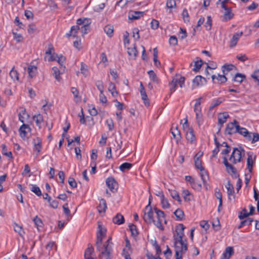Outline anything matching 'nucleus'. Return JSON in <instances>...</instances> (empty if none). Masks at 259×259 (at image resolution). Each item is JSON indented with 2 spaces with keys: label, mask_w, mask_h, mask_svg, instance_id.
I'll return each instance as SVG.
<instances>
[{
  "label": "nucleus",
  "mask_w": 259,
  "mask_h": 259,
  "mask_svg": "<svg viewBox=\"0 0 259 259\" xmlns=\"http://www.w3.org/2000/svg\"><path fill=\"white\" fill-rule=\"evenodd\" d=\"M170 195L175 200L178 201L179 202H181V198L179 196V193L175 190H168Z\"/></svg>",
  "instance_id": "33"
},
{
  "label": "nucleus",
  "mask_w": 259,
  "mask_h": 259,
  "mask_svg": "<svg viewBox=\"0 0 259 259\" xmlns=\"http://www.w3.org/2000/svg\"><path fill=\"white\" fill-rule=\"evenodd\" d=\"M191 186L193 189L195 190H200L201 189V185L196 180L194 181Z\"/></svg>",
  "instance_id": "64"
},
{
  "label": "nucleus",
  "mask_w": 259,
  "mask_h": 259,
  "mask_svg": "<svg viewBox=\"0 0 259 259\" xmlns=\"http://www.w3.org/2000/svg\"><path fill=\"white\" fill-rule=\"evenodd\" d=\"M229 117V114L227 112H223L218 115V123L223 125L227 121V119Z\"/></svg>",
  "instance_id": "25"
},
{
  "label": "nucleus",
  "mask_w": 259,
  "mask_h": 259,
  "mask_svg": "<svg viewBox=\"0 0 259 259\" xmlns=\"http://www.w3.org/2000/svg\"><path fill=\"white\" fill-rule=\"evenodd\" d=\"M13 35L14 39L18 42L22 41L23 39V37L21 34L13 32Z\"/></svg>",
  "instance_id": "52"
},
{
  "label": "nucleus",
  "mask_w": 259,
  "mask_h": 259,
  "mask_svg": "<svg viewBox=\"0 0 259 259\" xmlns=\"http://www.w3.org/2000/svg\"><path fill=\"white\" fill-rule=\"evenodd\" d=\"M128 227L133 236H136L138 234V232L137 230V227L135 225L130 224Z\"/></svg>",
  "instance_id": "51"
},
{
  "label": "nucleus",
  "mask_w": 259,
  "mask_h": 259,
  "mask_svg": "<svg viewBox=\"0 0 259 259\" xmlns=\"http://www.w3.org/2000/svg\"><path fill=\"white\" fill-rule=\"evenodd\" d=\"M104 30L109 37H111L114 31L113 26L111 25H107L104 27Z\"/></svg>",
  "instance_id": "34"
},
{
  "label": "nucleus",
  "mask_w": 259,
  "mask_h": 259,
  "mask_svg": "<svg viewBox=\"0 0 259 259\" xmlns=\"http://www.w3.org/2000/svg\"><path fill=\"white\" fill-rule=\"evenodd\" d=\"M234 67V66L232 64L223 65L222 66V71L223 72V74H227L228 72L231 70Z\"/></svg>",
  "instance_id": "45"
},
{
  "label": "nucleus",
  "mask_w": 259,
  "mask_h": 259,
  "mask_svg": "<svg viewBox=\"0 0 259 259\" xmlns=\"http://www.w3.org/2000/svg\"><path fill=\"white\" fill-rule=\"evenodd\" d=\"M46 54V55L45 58L46 60L50 62L56 60V58L55 57L56 55H55L54 50L52 47L49 48Z\"/></svg>",
  "instance_id": "16"
},
{
  "label": "nucleus",
  "mask_w": 259,
  "mask_h": 259,
  "mask_svg": "<svg viewBox=\"0 0 259 259\" xmlns=\"http://www.w3.org/2000/svg\"><path fill=\"white\" fill-rule=\"evenodd\" d=\"M226 74H223V75L218 74L217 76L215 75H212L211 78L212 80L217 79L220 83L226 82L227 80V77H226Z\"/></svg>",
  "instance_id": "31"
},
{
  "label": "nucleus",
  "mask_w": 259,
  "mask_h": 259,
  "mask_svg": "<svg viewBox=\"0 0 259 259\" xmlns=\"http://www.w3.org/2000/svg\"><path fill=\"white\" fill-rule=\"evenodd\" d=\"M254 81L259 85V70H255L251 75Z\"/></svg>",
  "instance_id": "50"
},
{
  "label": "nucleus",
  "mask_w": 259,
  "mask_h": 259,
  "mask_svg": "<svg viewBox=\"0 0 259 259\" xmlns=\"http://www.w3.org/2000/svg\"><path fill=\"white\" fill-rule=\"evenodd\" d=\"M106 123L108 126L109 131H112L114 128V123L111 118L107 119Z\"/></svg>",
  "instance_id": "61"
},
{
  "label": "nucleus",
  "mask_w": 259,
  "mask_h": 259,
  "mask_svg": "<svg viewBox=\"0 0 259 259\" xmlns=\"http://www.w3.org/2000/svg\"><path fill=\"white\" fill-rule=\"evenodd\" d=\"M106 234L105 227L98 223L96 245L97 250L99 252L100 259H112L113 244L111 241V238L109 237L104 243H102V240L106 236Z\"/></svg>",
  "instance_id": "1"
},
{
  "label": "nucleus",
  "mask_w": 259,
  "mask_h": 259,
  "mask_svg": "<svg viewBox=\"0 0 259 259\" xmlns=\"http://www.w3.org/2000/svg\"><path fill=\"white\" fill-rule=\"evenodd\" d=\"M106 184L111 191L116 190L117 183L113 178H108L106 180Z\"/></svg>",
  "instance_id": "12"
},
{
  "label": "nucleus",
  "mask_w": 259,
  "mask_h": 259,
  "mask_svg": "<svg viewBox=\"0 0 259 259\" xmlns=\"http://www.w3.org/2000/svg\"><path fill=\"white\" fill-rule=\"evenodd\" d=\"M242 34H243L242 32H241L240 33H235L233 35L232 39L230 40V47L231 48H233L237 45L238 40L240 38V37L242 35Z\"/></svg>",
  "instance_id": "22"
},
{
  "label": "nucleus",
  "mask_w": 259,
  "mask_h": 259,
  "mask_svg": "<svg viewBox=\"0 0 259 259\" xmlns=\"http://www.w3.org/2000/svg\"><path fill=\"white\" fill-rule=\"evenodd\" d=\"M244 127H241L238 122L234 120L233 122L229 123L226 128L225 133L228 135H232L238 133L240 134L241 130L244 129Z\"/></svg>",
  "instance_id": "6"
},
{
  "label": "nucleus",
  "mask_w": 259,
  "mask_h": 259,
  "mask_svg": "<svg viewBox=\"0 0 259 259\" xmlns=\"http://www.w3.org/2000/svg\"><path fill=\"white\" fill-rule=\"evenodd\" d=\"M186 138L191 144H193L196 141V137L192 128H188V130L186 131Z\"/></svg>",
  "instance_id": "13"
},
{
  "label": "nucleus",
  "mask_w": 259,
  "mask_h": 259,
  "mask_svg": "<svg viewBox=\"0 0 259 259\" xmlns=\"http://www.w3.org/2000/svg\"><path fill=\"white\" fill-rule=\"evenodd\" d=\"M19 132L20 137L24 139L27 134L31 132V128L28 125L23 123L20 126Z\"/></svg>",
  "instance_id": "10"
},
{
  "label": "nucleus",
  "mask_w": 259,
  "mask_h": 259,
  "mask_svg": "<svg viewBox=\"0 0 259 259\" xmlns=\"http://www.w3.org/2000/svg\"><path fill=\"white\" fill-rule=\"evenodd\" d=\"M169 42L170 45L176 46L178 44L177 38L176 36L172 35L171 36L169 39Z\"/></svg>",
  "instance_id": "63"
},
{
  "label": "nucleus",
  "mask_w": 259,
  "mask_h": 259,
  "mask_svg": "<svg viewBox=\"0 0 259 259\" xmlns=\"http://www.w3.org/2000/svg\"><path fill=\"white\" fill-rule=\"evenodd\" d=\"M160 201H161V204L162 207L163 209H167V208H169L170 207V205L168 202V200L165 197L161 198L160 199Z\"/></svg>",
  "instance_id": "42"
},
{
  "label": "nucleus",
  "mask_w": 259,
  "mask_h": 259,
  "mask_svg": "<svg viewBox=\"0 0 259 259\" xmlns=\"http://www.w3.org/2000/svg\"><path fill=\"white\" fill-rule=\"evenodd\" d=\"M202 99V97H200L195 100V104L194 107V111L195 114L202 113L201 106V100Z\"/></svg>",
  "instance_id": "27"
},
{
  "label": "nucleus",
  "mask_w": 259,
  "mask_h": 259,
  "mask_svg": "<svg viewBox=\"0 0 259 259\" xmlns=\"http://www.w3.org/2000/svg\"><path fill=\"white\" fill-rule=\"evenodd\" d=\"M33 150L36 152V154L38 155L42 149V140L39 137H36L33 140Z\"/></svg>",
  "instance_id": "11"
},
{
  "label": "nucleus",
  "mask_w": 259,
  "mask_h": 259,
  "mask_svg": "<svg viewBox=\"0 0 259 259\" xmlns=\"http://www.w3.org/2000/svg\"><path fill=\"white\" fill-rule=\"evenodd\" d=\"M56 58V61L60 65V67H62V70L63 71H65V67L63 65V63L65 61V58L63 56H58L57 55H56L55 57Z\"/></svg>",
  "instance_id": "36"
},
{
  "label": "nucleus",
  "mask_w": 259,
  "mask_h": 259,
  "mask_svg": "<svg viewBox=\"0 0 259 259\" xmlns=\"http://www.w3.org/2000/svg\"><path fill=\"white\" fill-rule=\"evenodd\" d=\"M19 120L24 123L25 119H27L29 117V115L26 113L25 109H22L19 113Z\"/></svg>",
  "instance_id": "30"
},
{
  "label": "nucleus",
  "mask_w": 259,
  "mask_h": 259,
  "mask_svg": "<svg viewBox=\"0 0 259 259\" xmlns=\"http://www.w3.org/2000/svg\"><path fill=\"white\" fill-rule=\"evenodd\" d=\"M132 167V164L131 163L128 162H124L120 165L119 169L121 171L124 172L126 170H128L131 169Z\"/></svg>",
  "instance_id": "41"
},
{
  "label": "nucleus",
  "mask_w": 259,
  "mask_h": 259,
  "mask_svg": "<svg viewBox=\"0 0 259 259\" xmlns=\"http://www.w3.org/2000/svg\"><path fill=\"white\" fill-rule=\"evenodd\" d=\"M33 221L38 229H39V228L42 227L43 223L41 220L40 218H39L37 216H35V217L33 219Z\"/></svg>",
  "instance_id": "47"
},
{
  "label": "nucleus",
  "mask_w": 259,
  "mask_h": 259,
  "mask_svg": "<svg viewBox=\"0 0 259 259\" xmlns=\"http://www.w3.org/2000/svg\"><path fill=\"white\" fill-rule=\"evenodd\" d=\"M234 249L233 247L228 246L226 248L222 256L224 259H230L231 256L234 254Z\"/></svg>",
  "instance_id": "19"
},
{
  "label": "nucleus",
  "mask_w": 259,
  "mask_h": 259,
  "mask_svg": "<svg viewBox=\"0 0 259 259\" xmlns=\"http://www.w3.org/2000/svg\"><path fill=\"white\" fill-rule=\"evenodd\" d=\"M214 143L216 145V147L213 149L212 151V156H215L219 152L220 143L217 141V138H214Z\"/></svg>",
  "instance_id": "54"
},
{
  "label": "nucleus",
  "mask_w": 259,
  "mask_h": 259,
  "mask_svg": "<svg viewBox=\"0 0 259 259\" xmlns=\"http://www.w3.org/2000/svg\"><path fill=\"white\" fill-rule=\"evenodd\" d=\"M33 119L35 121L36 125L39 128H40L44 123V118L42 115L40 113L35 114L33 115Z\"/></svg>",
  "instance_id": "21"
},
{
  "label": "nucleus",
  "mask_w": 259,
  "mask_h": 259,
  "mask_svg": "<svg viewBox=\"0 0 259 259\" xmlns=\"http://www.w3.org/2000/svg\"><path fill=\"white\" fill-rule=\"evenodd\" d=\"M107 204L106 200L104 199H101L99 201V204L98 206V209L100 213L105 212L107 209Z\"/></svg>",
  "instance_id": "28"
},
{
  "label": "nucleus",
  "mask_w": 259,
  "mask_h": 259,
  "mask_svg": "<svg viewBox=\"0 0 259 259\" xmlns=\"http://www.w3.org/2000/svg\"><path fill=\"white\" fill-rule=\"evenodd\" d=\"M244 155L245 151L242 148H234L229 160L231 163L236 164L241 161L242 157Z\"/></svg>",
  "instance_id": "4"
},
{
  "label": "nucleus",
  "mask_w": 259,
  "mask_h": 259,
  "mask_svg": "<svg viewBox=\"0 0 259 259\" xmlns=\"http://www.w3.org/2000/svg\"><path fill=\"white\" fill-rule=\"evenodd\" d=\"M225 187L227 190V194L228 195L229 199H231V196H232L233 199H234L235 198L234 189L233 185L231 184V182L229 181H228Z\"/></svg>",
  "instance_id": "20"
},
{
  "label": "nucleus",
  "mask_w": 259,
  "mask_h": 259,
  "mask_svg": "<svg viewBox=\"0 0 259 259\" xmlns=\"http://www.w3.org/2000/svg\"><path fill=\"white\" fill-rule=\"evenodd\" d=\"M162 221L163 220H157V221H156L154 220L153 222H152V223H153L158 229H159L161 230H163L164 228L162 225Z\"/></svg>",
  "instance_id": "58"
},
{
  "label": "nucleus",
  "mask_w": 259,
  "mask_h": 259,
  "mask_svg": "<svg viewBox=\"0 0 259 259\" xmlns=\"http://www.w3.org/2000/svg\"><path fill=\"white\" fill-rule=\"evenodd\" d=\"M182 15L183 19V20L185 23L189 22V21H190L189 16L188 12L186 9H184L183 10Z\"/></svg>",
  "instance_id": "46"
},
{
  "label": "nucleus",
  "mask_w": 259,
  "mask_h": 259,
  "mask_svg": "<svg viewBox=\"0 0 259 259\" xmlns=\"http://www.w3.org/2000/svg\"><path fill=\"white\" fill-rule=\"evenodd\" d=\"M52 71L53 72V75L56 79L57 81H60L61 79L60 74H62L64 72L62 71V67H60V69H59L57 67H54L52 68Z\"/></svg>",
  "instance_id": "23"
},
{
  "label": "nucleus",
  "mask_w": 259,
  "mask_h": 259,
  "mask_svg": "<svg viewBox=\"0 0 259 259\" xmlns=\"http://www.w3.org/2000/svg\"><path fill=\"white\" fill-rule=\"evenodd\" d=\"M113 222L114 224L121 225L124 222V219L122 214L120 213H117L114 217H113Z\"/></svg>",
  "instance_id": "29"
},
{
  "label": "nucleus",
  "mask_w": 259,
  "mask_h": 259,
  "mask_svg": "<svg viewBox=\"0 0 259 259\" xmlns=\"http://www.w3.org/2000/svg\"><path fill=\"white\" fill-rule=\"evenodd\" d=\"M89 23L87 22L85 24H83V25L80 27L79 30L82 33V35H84L88 33V31L89 30Z\"/></svg>",
  "instance_id": "44"
},
{
  "label": "nucleus",
  "mask_w": 259,
  "mask_h": 259,
  "mask_svg": "<svg viewBox=\"0 0 259 259\" xmlns=\"http://www.w3.org/2000/svg\"><path fill=\"white\" fill-rule=\"evenodd\" d=\"M247 169L250 173L252 172L253 166L255 159V156L253 155L252 152L247 153Z\"/></svg>",
  "instance_id": "9"
},
{
  "label": "nucleus",
  "mask_w": 259,
  "mask_h": 259,
  "mask_svg": "<svg viewBox=\"0 0 259 259\" xmlns=\"http://www.w3.org/2000/svg\"><path fill=\"white\" fill-rule=\"evenodd\" d=\"M84 256L85 259H96L93 247H89L85 250Z\"/></svg>",
  "instance_id": "17"
},
{
  "label": "nucleus",
  "mask_w": 259,
  "mask_h": 259,
  "mask_svg": "<svg viewBox=\"0 0 259 259\" xmlns=\"http://www.w3.org/2000/svg\"><path fill=\"white\" fill-rule=\"evenodd\" d=\"M212 25V20L211 19V17L208 16L207 17V21L205 23V27L206 28V29L207 30H209L211 29Z\"/></svg>",
  "instance_id": "55"
},
{
  "label": "nucleus",
  "mask_w": 259,
  "mask_h": 259,
  "mask_svg": "<svg viewBox=\"0 0 259 259\" xmlns=\"http://www.w3.org/2000/svg\"><path fill=\"white\" fill-rule=\"evenodd\" d=\"M245 78V76L241 73H237L235 74L233 80L235 82L241 83Z\"/></svg>",
  "instance_id": "37"
},
{
  "label": "nucleus",
  "mask_w": 259,
  "mask_h": 259,
  "mask_svg": "<svg viewBox=\"0 0 259 259\" xmlns=\"http://www.w3.org/2000/svg\"><path fill=\"white\" fill-rule=\"evenodd\" d=\"M249 215L248 212H247L246 209H243L242 211L240 213L238 218L240 220H242Z\"/></svg>",
  "instance_id": "60"
},
{
  "label": "nucleus",
  "mask_w": 259,
  "mask_h": 259,
  "mask_svg": "<svg viewBox=\"0 0 259 259\" xmlns=\"http://www.w3.org/2000/svg\"><path fill=\"white\" fill-rule=\"evenodd\" d=\"M36 30V27L33 24H31L29 25L28 28V32L30 34H33L34 32Z\"/></svg>",
  "instance_id": "62"
},
{
  "label": "nucleus",
  "mask_w": 259,
  "mask_h": 259,
  "mask_svg": "<svg viewBox=\"0 0 259 259\" xmlns=\"http://www.w3.org/2000/svg\"><path fill=\"white\" fill-rule=\"evenodd\" d=\"M174 214L177 218V220L181 221L184 217V213L183 211L178 208L175 212Z\"/></svg>",
  "instance_id": "38"
},
{
  "label": "nucleus",
  "mask_w": 259,
  "mask_h": 259,
  "mask_svg": "<svg viewBox=\"0 0 259 259\" xmlns=\"http://www.w3.org/2000/svg\"><path fill=\"white\" fill-rule=\"evenodd\" d=\"M205 79L204 77H202L200 75L196 76L193 80V87L194 88H196L200 85H202L203 84V81H205Z\"/></svg>",
  "instance_id": "18"
},
{
  "label": "nucleus",
  "mask_w": 259,
  "mask_h": 259,
  "mask_svg": "<svg viewBox=\"0 0 259 259\" xmlns=\"http://www.w3.org/2000/svg\"><path fill=\"white\" fill-rule=\"evenodd\" d=\"M202 156V153H197L194 157L195 165L196 168L200 170V175L204 185H206L208 179L207 172L202 165V162L200 157Z\"/></svg>",
  "instance_id": "3"
},
{
  "label": "nucleus",
  "mask_w": 259,
  "mask_h": 259,
  "mask_svg": "<svg viewBox=\"0 0 259 259\" xmlns=\"http://www.w3.org/2000/svg\"><path fill=\"white\" fill-rule=\"evenodd\" d=\"M149 78L155 83L158 84L159 83V79L157 77L156 74L153 70H150L148 72Z\"/></svg>",
  "instance_id": "35"
},
{
  "label": "nucleus",
  "mask_w": 259,
  "mask_h": 259,
  "mask_svg": "<svg viewBox=\"0 0 259 259\" xmlns=\"http://www.w3.org/2000/svg\"><path fill=\"white\" fill-rule=\"evenodd\" d=\"M153 210L151 207H149V205L146 206L143 217V219L146 223L151 224L153 222Z\"/></svg>",
  "instance_id": "8"
},
{
  "label": "nucleus",
  "mask_w": 259,
  "mask_h": 259,
  "mask_svg": "<svg viewBox=\"0 0 259 259\" xmlns=\"http://www.w3.org/2000/svg\"><path fill=\"white\" fill-rule=\"evenodd\" d=\"M159 22L155 19H152L151 22V27L153 30L157 29L159 27Z\"/></svg>",
  "instance_id": "59"
},
{
  "label": "nucleus",
  "mask_w": 259,
  "mask_h": 259,
  "mask_svg": "<svg viewBox=\"0 0 259 259\" xmlns=\"http://www.w3.org/2000/svg\"><path fill=\"white\" fill-rule=\"evenodd\" d=\"M95 85L97 87L100 92H104V85L103 82L101 80H97L95 82Z\"/></svg>",
  "instance_id": "56"
},
{
  "label": "nucleus",
  "mask_w": 259,
  "mask_h": 259,
  "mask_svg": "<svg viewBox=\"0 0 259 259\" xmlns=\"http://www.w3.org/2000/svg\"><path fill=\"white\" fill-rule=\"evenodd\" d=\"M79 29L80 27L78 25L72 26L69 32L66 34V36H73L74 37H76L77 36L78 30H79Z\"/></svg>",
  "instance_id": "24"
},
{
  "label": "nucleus",
  "mask_w": 259,
  "mask_h": 259,
  "mask_svg": "<svg viewBox=\"0 0 259 259\" xmlns=\"http://www.w3.org/2000/svg\"><path fill=\"white\" fill-rule=\"evenodd\" d=\"M108 91L111 93L113 96H115L117 95V92L116 90L115 85L112 82L109 83L108 87Z\"/></svg>",
  "instance_id": "39"
},
{
  "label": "nucleus",
  "mask_w": 259,
  "mask_h": 259,
  "mask_svg": "<svg viewBox=\"0 0 259 259\" xmlns=\"http://www.w3.org/2000/svg\"><path fill=\"white\" fill-rule=\"evenodd\" d=\"M9 75L14 81L19 80V74L18 72L16 70H15L14 66H13L10 70L9 72Z\"/></svg>",
  "instance_id": "26"
},
{
  "label": "nucleus",
  "mask_w": 259,
  "mask_h": 259,
  "mask_svg": "<svg viewBox=\"0 0 259 259\" xmlns=\"http://www.w3.org/2000/svg\"><path fill=\"white\" fill-rule=\"evenodd\" d=\"M228 2V1H222L221 3V7L225 10L222 20L225 22L232 19L234 16V14L232 13L231 9L226 6V4Z\"/></svg>",
  "instance_id": "7"
},
{
  "label": "nucleus",
  "mask_w": 259,
  "mask_h": 259,
  "mask_svg": "<svg viewBox=\"0 0 259 259\" xmlns=\"http://www.w3.org/2000/svg\"><path fill=\"white\" fill-rule=\"evenodd\" d=\"M30 190L35 193L37 196H40L41 195V192L40 191V188L37 186L36 185H31V187L30 188Z\"/></svg>",
  "instance_id": "43"
},
{
  "label": "nucleus",
  "mask_w": 259,
  "mask_h": 259,
  "mask_svg": "<svg viewBox=\"0 0 259 259\" xmlns=\"http://www.w3.org/2000/svg\"><path fill=\"white\" fill-rule=\"evenodd\" d=\"M140 93L142 99L143 100L145 105L148 107L150 105L149 101L147 98L145 90L142 82L140 83Z\"/></svg>",
  "instance_id": "14"
},
{
  "label": "nucleus",
  "mask_w": 259,
  "mask_h": 259,
  "mask_svg": "<svg viewBox=\"0 0 259 259\" xmlns=\"http://www.w3.org/2000/svg\"><path fill=\"white\" fill-rule=\"evenodd\" d=\"M202 65V61L201 60H197L194 62V67L193 70L196 72L199 70Z\"/></svg>",
  "instance_id": "53"
},
{
  "label": "nucleus",
  "mask_w": 259,
  "mask_h": 259,
  "mask_svg": "<svg viewBox=\"0 0 259 259\" xmlns=\"http://www.w3.org/2000/svg\"><path fill=\"white\" fill-rule=\"evenodd\" d=\"M143 12L141 11H131L128 12V18L130 20H137L143 16Z\"/></svg>",
  "instance_id": "15"
},
{
  "label": "nucleus",
  "mask_w": 259,
  "mask_h": 259,
  "mask_svg": "<svg viewBox=\"0 0 259 259\" xmlns=\"http://www.w3.org/2000/svg\"><path fill=\"white\" fill-rule=\"evenodd\" d=\"M185 228V227L182 224H179L176 229V234L174 235L176 259H183L182 254L185 253L188 249L186 240L183 239Z\"/></svg>",
  "instance_id": "2"
},
{
  "label": "nucleus",
  "mask_w": 259,
  "mask_h": 259,
  "mask_svg": "<svg viewBox=\"0 0 259 259\" xmlns=\"http://www.w3.org/2000/svg\"><path fill=\"white\" fill-rule=\"evenodd\" d=\"M226 167L227 172L230 174H234L236 172V168L231 164L227 166Z\"/></svg>",
  "instance_id": "57"
},
{
  "label": "nucleus",
  "mask_w": 259,
  "mask_h": 259,
  "mask_svg": "<svg viewBox=\"0 0 259 259\" xmlns=\"http://www.w3.org/2000/svg\"><path fill=\"white\" fill-rule=\"evenodd\" d=\"M240 135L244 137L245 140L254 144L259 141V134L249 132L246 128L241 130Z\"/></svg>",
  "instance_id": "5"
},
{
  "label": "nucleus",
  "mask_w": 259,
  "mask_h": 259,
  "mask_svg": "<svg viewBox=\"0 0 259 259\" xmlns=\"http://www.w3.org/2000/svg\"><path fill=\"white\" fill-rule=\"evenodd\" d=\"M196 119L197 121V123L199 126H200L203 123V115L202 113H196Z\"/></svg>",
  "instance_id": "49"
},
{
  "label": "nucleus",
  "mask_w": 259,
  "mask_h": 259,
  "mask_svg": "<svg viewBox=\"0 0 259 259\" xmlns=\"http://www.w3.org/2000/svg\"><path fill=\"white\" fill-rule=\"evenodd\" d=\"M127 53L129 56L133 57H136L138 54V51L135 47L133 48H128Z\"/></svg>",
  "instance_id": "48"
},
{
  "label": "nucleus",
  "mask_w": 259,
  "mask_h": 259,
  "mask_svg": "<svg viewBox=\"0 0 259 259\" xmlns=\"http://www.w3.org/2000/svg\"><path fill=\"white\" fill-rule=\"evenodd\" d=\"M154 211L155 213L156 214L157 220H163L165 215L163 211L158 209L157 208H154Z\"/></svg>",
  "instance_id": "40"
},
{
  "label": "nucleus",
  "mask_w": 259,
  "mask_h": 259,
  "mask_svg": "<svg viewBox=\"0 0 259 259\" xmlns=\"http://www.w3.org/2000/svg\"><path fill=\"white\" fill-rule=\"evenodd\" d=\"M27 71L29 76L32 78L37 73V67L34 65H30L28 67Z\"/></svg>",
  "instance_id": "32"
}]
</instances>
